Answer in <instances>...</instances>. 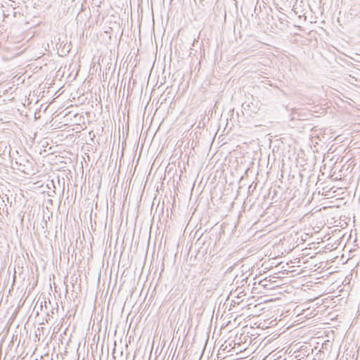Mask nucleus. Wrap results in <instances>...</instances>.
Listing matches in <instances>:
<instances>
[{
  "label": "nucleus",
  "instance_id": "f257e3e1",
  "mask_svg": "<svg viewBox=\"0 0 360 360\" xmlns=\"http://www.w3.org/2000/svg\"><path fill=\"white\" fill-rule=\"evenodd\" d=\"M15 164L18 165V167H17V169L25 173L26 172L25 170L27 169V165L30 164V162L27 160L20 158V159H19V160L15 161Z\"/></svg>",
  "mask_w": 360,
  "mask_h": 360
}]
</instances>
